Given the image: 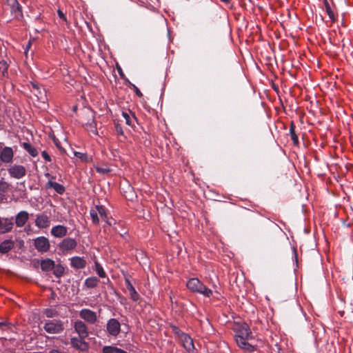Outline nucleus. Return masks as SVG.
<instances>
[{
	"label": "nucleus",
	"mask_w": 353,
	"mask_h": 353,
	"mask_svg": "<svg viewBox=\"0 0 353 353\" xmlns=\"http://www.w3.org/2000/svg\"><path fill=\"white\" fill-rule=\"evenodd\" d=\"M234 331V337L237 345L245 351H254V346L248 342L254 338L249 326L245 323H239L236 325Z\"/></svg>",
	"instance_id": "f257e3e1"
},
{
	"label": "nucleus",
	"mask_w": 353,
	"mask_h": 353,
	"mask_svg": "<svg viewBox=\"0 0 353 353\" xmlns=\"http://www.w3.org/2000/svg\"><path fill=\"white\" fill-rule=\"evenodd\" d=\"M186 286L193 293H198L206 297H210L212 295V291L197 278L190 279Z\"/></svg>",
	"instance_id": "f03ea898"
},
{
	"label": "nucleus",
	"mask_w": 353,
	"mask_h": 353,
	"mask_svg": "<svg viewBox=\"0 0 353 353\" xmlns=\"http://www.w3.org/2000/svg\"><path fill=\"white\" fill-rule=\"evenodd\" d=\"M43 329L48 334H57L63 331L64 325L61 320H48L44 323Z\"/></svg>",
	"instance_id": "7ed1b4c3"
},
{
	"label": "nucleus",
	"mask_w": 353,
	"mask_h": 353,
	"mask_svg": "<svg viewBox=\"0 0 353 353\" xmlns=\"http://www.w3.org/2000/svg\"><path fill=\"white\" fill-rule=\"evenodd\" d=\"M10 176L16 179H20L26 176V169L22 165L14 164L8 168Z\"/></svg>",
	"instance_id": "20e7f679"
},
{
	"label": "nucleus",
	"mask_w": 353,
	"mask_h": 353,
	"mask_svg": "<svg viewBox=\"0 0 353 353\" xmlns=\"http://www.w3.org/2000/svg\"><path fill=\"white\" fill-rule=\"evenodd\" d=\"M34 245L36 250L41 253L48 252L50 248V241L45 236H39L36 238L34 240Z\"/></svg>",
	"instance_id": "39448f33"
},
{
	"label": "nucleus",
	"mask_w": 353,
	"mask_h": 353,
	"mask_svg": "<svg viewBox=\"0 0 353 353\" xmlns=\"http://www.w3.org/2000/svg\"><path fill=\"white\" fill-rule=\"evenodd\" d=\"M77 242L74 239L68 237L62 240L59 244V248L63 252L73 250L76 248Z\"/></svg>",
	"instance_id": "423d86ee"
},
{
	"label": "nucleus",
	"mask_w": 353,
	"mask_h": 353,
	"mask_svg": "<svg viewBox=\"0 0 353 353\" xmlns=\"http://www.w3.org/2000/svg\"><path fill=\"white\" fill-rule=\"evenodd\" d=\"M79 316L90 324L95 323L97 320L96 312L90 309H82L79 312Z\"/></svg>",
	"instance_id": "0eeeda50"
},
{
	"label": "nucleus",
	"mask_w": 353,
	"mask_h": 353,
	"mask_svg": "<svg viewBox=\"0 0 353 353\" xmlns=\"http://www.w3.org/2000/svg\"><path fill=\"white\" fill-rule=\"evenodd\" d=\"M107 330L110 335L117 336L121 331L120 323L116 319H110L107 323Z\"/></svg>",
	"instance_id": "6e6552de"
},
{
	"label": "nucleus",
	"mask_w": 353,
	"mask_h": 353,
	"mask_svg": "<svg viewBox=\"0 0 353 353\" xmlns=\"http://www.w3.org/2000/svg\"><path fill=\"white\" fill-rule=\"evenodd\" d=\"M50 217L45 214H39L37 215L35 219V225L39 229H45L50 226Z\"/></svg>",
	"instance_id": "1a4fd4ad"
},
{
	"label": "nucleus",
	"mask_w": 353,
	"mask_h": 353,
	"mask_svg": "<svg viewBox=\"0 0 353 353\" xmlns=\"http://www.w3.org/2000/svg\"><path fill=\"white\" fill-rule=\"evenodd\" d=\"M183 347L189 352L194 350L193 339L185 333H181L179 335Z\"/></svg>",
	"instance_id": "9d476101"
},
{
	"label": "nucleus",
	"mask_w": 353,
	"mask_h": 353,
	"mask_svg": "<svg viewBox=\"0 0 353 353\" xmlns=\"http://www.w3.org/2000/svg\"><path fill=\"white\" fill-rule=\"evenodd\" d=\"M14 152L10 147H5L0 152V159L3 163H10L12 162Z\"/></svg>",
	"instance_id": "9b49d317"
},
{
	"label": "nucleus",
	"mask_w": 353,
	"mask_h": 353,
	"mask_svg": "<svg viewBox=\"0 0 353 353\" xmlns=\"http://www.w3.org/2000/svg\"><path fill=\"white\" fill-rule=\"evenodd\" d=\"M0 233L4 234L10 232L13 228L12 217L1 218L0 217Z\"/></svg>",
	"instance_id": "f8f14e48"
},
{
	"label": "nucleus",
	"mask_w": 353,
	"mask_h": 353,
	"mask_svg": "<svg viewBox=\"0 0 353 353\" xmlns=\"http://www.w3.org/2000/svg\"><path fill=\"white\" fill-rule=\"evenodd\" d=\"M74 328L81 338H87L88 336V327L83 321H75Z\"/></svg>",
	"instance_id": "ddd939ff"
},
{
	"label": "nucleus",
	"mask_w": 353,
	"mask_h": 353,
	"mask_svg": "<svg viewBox=\"0 0 353 353\" xmlns=\"http://www.w3.org/2000/svg\"><path fill=\"white\" fill-rule=\"evenodd\" d=\"M29 219V214L25 210L20 211L16 214L15 224L18 228L23 227Z\"/></svg>",
	"instance_id": "4468645a"
},
{
	"label": "nucleus",
	"mask_w": 353,
	"mask_h": 353,
	"mask_svg": "<svg viewBox=\"0 0 353 353\" xmlns=\"http://www.w3.org/2000/svg\"><path fill=\"white\" fill-rule=\"evenodd\" d=\"M50 233L56 238H62L68 234V228L63 225H57L52 228Z\"/></svg>",
	"instance_id": "2eb2a0df"
},
{
	"label": "nucleus",
	"mask_w": 353,
	"mask_h": 353,
	"mask_svg": "<svg viewBox=\"0 0 353 353\" xmlns=\"http://www.w3.org/2000/svg\"><path fill=\"white\" fill-rule=\"evenodd\" d=\"M85 338L73 337L71 339L70 343L76 349L85 350L88 349V344L84 341Z\"/></svg>",
	"instance_id": "dca6fc26"
},
{
	"label": "nucleus",
	"mask_w": 353,
	"mask_h": 353,
	"mask_svg": "<svg viewBox=\"0 0 353 353\" xmlns=\"http://www.w3.org/2000/svg\"><path fill=\"white\" fill-rule=\"evenodd\" d=\"M14 247V242L11 239H6L0 243V253L6 254Z\"/></svg>",
	"instance_id": "f3484780"
},
{
	"label": "nucleus",
	"mask_w": 353,
	"mask_h": 353,
	"mask_svg": "<svg viewBox=\"0 0 353 353\" xmlns=\"http://www.w3.org/2000/svg\"><path fill=\"white\" fill-rule=\"evenodd\" d=\"M70 261L71 266L75 269H83L86 265V261L83 257L73 256Z\"/></svg>",
	"instance_id": "a211bd4d"
},
{
	"label": "nucleus",
	"mask_w": 353,
	"mask_h": 353,
	"mask_svg": "<svg viewBox=\"0 0 353 353\" xmlns=\"http://www.w3.org/2000/svg\"><path fill=\"white\" fill-rule=\"evenodd\" d=\"M54 267V261L50 259H46L41 261V268L44 272L52 270Z\"/></svg>",
	"instance_id": "6ab92c4d"
},
{
	"label": "nucleus",
	"mask_w": 353,
	"mask_h": 353,
	"mask_svg": "<svg viewBox=\"0 0 353 353\" xmlns=\"http://www.w3.org/2000/svg\"><path fill=\"white\" fill-rule=\"evenodd\" d=\"M46 188H53L57 193L61 194L65 191V188L63 185L54 182L52 181H49L46 184Z\"/></svg>",
	"instance_id": "aec40b11"
},
{
	"label": "nucleus",
	"mask_w": 353,
	"mask_h": 353,
	"mask_svg": "<svg viewBox=\"0 0 353 353\" xmlns=\"http://www.w3.org/2000/svg\"><path fill=\"white\" fill-rule=\"evenodd\" d=\"M22 146L23 149L26 150L32 157H35L38 155L37 150L30 143L24 142L22 143Z\"/></svg>",
	"instance_id": "412c9836"
},
{
	"label": "nucleus",
	"mask_w": 353,
	"mask_h": 353,
	"mask_svg": "<svg viewBox=\"0 0 353 353\" xmlns=\"http://www.w3.org/2000/svg\"><path fill=\"white\" fill-rule=\"evenodd\" d=\"M85 125L88 131L93 133L94 134H97L96 124L94 122L93 116L92 114L90 115V120L86 123H85Z\"/></svg>",
	"instance_id": "4be33fe9"
},
{
	"label": "nucleus",
	"mask_w": 353,
	"mask_h": 353,
	"mask_svg": "<svg viewBox=\"0 0 353 353\" xmlns=\"http://www.w3.org/2000/svg\"><path fill=\"white\" fill-rule=\"evenodd\" d=\"M99 283V280L96 276L88 277L85 281V285L88 288H96Z\"/></svg>",
	"instance_id": "5701e85b"
},
{
	"label": "nucleus",
	"mask_w": 353,
	"mask_h": 353,
	"mask_svg": "<svg viewBox=\"0 0 353 353\" xmlns=\"http://www.w3.org/2000/svg\"><path fill=\"white\" fill-rule=\"evenodd\" d=\"M52 270L54 275L58 278L62 276L65 272V268L61 264H54Z\"/></svg>",
	"instance_id": "b1692460"
},
{
	"label": "nucleus",
	"mask_w": 353,
	"mask_h": 353,
	"mask_svg": "<svg viewBox=\"0 0 353 353\" xmlns=\"http://www.w3.org/2000/svg\"><path fill=\"white\" fill-rule=\"evenodd\" d=\"M94 268H94L95 271L99 277H101V278L106 277V273L105 272L101 265L97 261H94Z\"/></svg>",
	"instance_id": "393cba45"
},
{
	"label": "nucleus",
	"mask_w": 353,
	"mask_h": 353,
	"mask_svg": "<svg viewBox=\"0 0 353 353\" xmlns=\"http://www.w3.org/2000/svg\"><path fill=\"white\" fill-rule=\"evenodd\" d=\"M94 208L95 211L98 213L99 216H100L102 220L107 219L105 209L103 205H97Z\"/></svg>",
	"instance_id": "a878e982"
},
{
	"label": "nucleus",
	"mask_w": 353,
	"mask_h": 353,
	"mask_svg": "<svg viewBox=\"0 0 353 353\" xmlns=\"http://www.w3.org/2000/svg\"><path fill=\"white\" fill-rule=\"evenodd\" d=\"M130 299L134 301L137 302L140 299V296L136 291L135 288L133 286H130V288H128Z\"/></svg>",
	"instance_id": "bb28decb"
},
{
	"label": "nucleus",
	"mask_w": 353,
	"mask_h": 353,
	"mask_svg": "<svg viewBox=\"0 0 353 353\" xmlns=\"http://www.w3.org/2000/svg\"><path fill=\"white\" fill-rule=\"evenodd\" d=\"M290 133L291 139L293 141V143L295 145H299V139H298V137H297V135H296V134L295 132L294 125L293 123H292L291 125H290Z\"/></svg>",
	"instance_id": "cd10ccee"
},
{
	"label": "nucleus",
	"mask_w": 353,
	"mask_h": 353,
	"mask_svg": "<svg viewBox=\"0 0 353 353\" xmlns=\"http://www.w3.org/2000/svg\"><path fill=\"white\" fill-rule=\"evenodd\" d=\"M90 214L92 221V223L95 225L99 224V216L98 213L95 211V208H93L90 210Z\"/></svg>",
	"instance_id": "c85d7f7f"
},
{
	"label": "nucleus",
	"mask_w": 353,
	"mask_h": 353,
	"mask_svg": "<svg viewBox=\"0 0 353 353\" xmlns=\"http://www.w3.org/2000/svg\"><path fill=\"white\" fill-rule=\"evenodd\" d=\"M325 11L329 16V18L332 21H335V15L334 12L332 11L330 4L327 1H325Z\"/></svg>",
	"instance_id": "c756f323"
},
{
	"label": "nucleus",
	"mask_w": 353,
	"mask_h": 353,
	"mask_svg": "<svg viewBox=\"0 0 353 353\" xmlns=\"http://www.w3.org/2000/svg\"><path fill=\"white\" fill-rule=\"evenodd\" d=\"M120 348L113 346H105L103 348V353H120Z\"/></svg>",
	"instance_id": "7c9ffc66"
},
{
	"label": "nucleus",
	"mask_w": 353,
	"mask_h": 353,
	"mask_svg": "<svg viewBox=\"0 0 353 353\" xmlns=\"http://www.w3.org/2000/svg\"><path fill=\"white\" fill-rule=\"evenodd\" d=\"M74 155L77 158L80 159L82 161L87 162L89 161V157L85 153H82L79 152H74Z\"/></svg>",
	"instance_id": "2f4dec72"
},
{
	"label": "nucleus",
	"mask_w": 353,
	"mask_h": 353,
	"mask_svg": "<svg viewBox=\"0 0 353 353\" xmlns=\"http://www.w3.org/2000/svg\"><path fill=\"white\" fill-rule=\"evenodd\" d=\"M9 183L6 181H0V193H4L8 191Z\"/></svg>",
	"instance_id": "473e14b6"
},
{
	"label": "nucleus",
	"mask_w": 353,
	"mask_h": 353,
	"mask_svg": "<svg viewBox=\"0 0 353 353\" xmlns=\"http://www.w3.org/2000/svg\"><path fill=\"white\" fill-rule=\"evenodd\" d=\"M44 314L48 318H52L55 316H57V312L52 309H46L44 312Z\"/></svg>",
	"instance_id": "72a5a7b5"
},
{
	"label": "nucleus",
	"mask_w": 353,
	"mask_h": 353,
	"mask_svg": "<svg viewBox=\"0 0 353 353\" xmlns=\"http://www.w3.org/2000/svg\"><path fill=\"white\" fill-rule=\"evenodd\" d=\"M122 116L125 119V121L127 125H132V119L127 112H123Z\"/></svg>",
	"instance_id": "f704fd0d"
},
{
	"label": "nucleus",
	"mask_w": 353,
	"mask_h": 353,
	"mask_svg": "<svg viewBox=\"0 0 353 353\" xmlns=\"http://www.w3.org/2000/svg\"><path fill=\"white\" fill-rule=\"evenodd\" d=\"M114 127H115V130H116L117 134H119V135L123 134V131L122 127L119 124H118V123L115 124Z\"/></svg>",
	"instance_id": "c9c22d12"
},
{
	"label": "nucleus",
	"mask_w": 353,
	"mask_h": 353,
	"mask_svg": "<svg viewBox=\"0 0 353 353\" xmlns=\"http://www.w3.org/2000/svg\"><path fill=\"white\" fill-rule=\"evenodd\" d=\"M41 155L46 161H51V158L46 151H43Z\"/></svg>",
	"instance_id": "e433bc0d"
},
{
	"label": "nucleus",
	"mask_w": 353,
	"mask_h": 353,
	"mask_svg": "<svg viewBox=\"0 0 353 353\" xmlns=\"http://www.w3.org/2000/svg\"><path fill=\"white\" fill-rule=\"evenodd\" d=\"M31 46H32V41L30 40L28 43L26 44V48H25V54L26 56L27 57L28 55V50H30V48H31Z\"/></svg>",
	"instance_id": "4c0bfd02"
},
{
	"label": "nucleus",
	"mask_w": 353,
	"mask_h": 353,
	"mask_svg": "<svg viewBox=\"0 0 353 353\" xmlns=\"http://www.w3.org/2000/svg\"><path fill=\"white\" fill-rule=\"evenodd\" d=\"M59 17L62 19L63 21H66V17L64 14V13L61 10H58L57 11Z\"/></svg>",
	"instance_id": "58836bf2"
},
{
	"label": "nucleus",
	"mask_w": 353,
	"mask_h": 353,
	"mask_svg": "<svg viewBox=\"0 0 353 353\" xmlns=\"http://www.w3.org/2000/svg\"><path fill=\"white\" fill-rule=\"evenodd\" d=\"M96 170L97 171V172L103 173V174L106 173L109 171L108 170H106V169H104V168H102L100 167H97Z\"/></svg>",
	"instance_id": "ea45409f"
},
{
	"label": "nucleus",
	"mask_w": 353,
	"mask_h": 353,
	"mask_svg": "<svg viewBox=\"0 0 353 353\" xmlns=\"http://www.w3.org/2000/svg\"><path fill=\"white\" fill-rule=\"evenodd\" d=\"M172 330L174 331V332L177 334V336L179 337V335L181 333H183V332H181L177 327L176 326H173L172 327Z\"/></svg>",
	"instance_id": "a19ab883"
},
{
	"label": "nucleus",
	"mask_w": 353,
	"mask_h": 353,
	"mask_svg": "<svg viewBox=\"0 0 353 353\" xmlns=\"http://www.w3.org/2000/svg\"><path fill=\"white\" fill-rule=\"evenodd\" d=\"M45 176L49 179V181H52L55 179V177L52 176L50 173H46Z\"/></svg>",
	"instance_id": "79ce46f5"
},
{
	"label": "nucleus",
	"mask_w": 353,
	"mask_h": 353,
	"mask_svg": "<svg viewBox=\"0 0 353 353\" xmlns=\"http://www.w3.org/2000/svg\"><path fill=\"white\" fill-rule=\"evenodd\" d=\"M125 283L127 289L130 288V286H133L128 279H125Z\"/></svg>",
	"instance_id": "37998d69"
},
{
	"label": "nucleus",
	"mask_w": 353,
	"mask_h": 353,
	"mask_svg": "<svg viewBox=\"0 0 353 353\" xmlns=\"http://www.w3.org/2000/svg\"><path fill=\"white\" fill-rule=\"evenodd\" d=\"M134 89H135V92L137 94V95H138L139 97H142V93L139 90L138 88H137L136 86H134Z\"/></svg>",
	"instance_id": "c03bdc74"
},
{
	"label": "nucleus",
	"mask_w": 353,
	"mask_h": 353,
	"mask_svg": "<svg viewBox=\"0 0 353 353\" xmlns=\"http://www.w3.org/2000/svg\"><path fill=\"white\" fill-rule=\"evenodd\" d=\"M104 221H105L106 224L111 226L112 224H114V221L112 222V221L109 220L108 218L107 219H103Z\"/></svg>",
	"instance_id": "a18cd8bd"
},
{
	"label": "nucleus",
	"mask_w": 353,
	"mask_h": 353,
	"mask_svg": "<svg viewBox=\"0 0 353 353\" xmlns=\"http://www.w3.org/2000/svg\"><path fill=\"white\" fill-rule=\"evenodd\" d=\"M120 353H128V352H125L124 350H121H121H120Z\"/></svg>",
	"instance_id": "49530a36"
},
{
	"label": "nucleus",
	"mask_w": 353,
	"mask_h": 353,
	"mask_svg": "<svg viewBox=\"0 0 353 353\" xmlns=\"http://www.w3.org/2000/svg\"><path fill=\"white\" fill-rule=\"evenodd\" d=\"M294 252L295 256H296V250L294 249Z\"/></svg>",
	"instance_id": "de8ad7c7"
},
{
	"label": "nucleus",
	"mask_w": 353,
	"mask_h": 353,
	"mask_svg": "<svg viewBox=\"0 0 353 353\" xmlns=\"http://www.w3.org/2000/svg\"><path fill=\"white\" fill-rule=\"evenodd\" d=\"M3 325V323H0V325Z\"/></svg>",
	"instance_id": "09e8293b"
},
{
	"label": "nucleus",
	"mask_w": 353,
	"mask_h": 353,
	"mask_svg": "<svg viewBox=\"0 0 353 353\" xmlns=\"http://www.w3.org/2000/svg\"><path fill=\"white\" fill-rule=\"evenodd\" d=\"M34 353H42V352H34Z\"/></svg>",
	"instance_id": "8fccbe9b"
}]
</instances>
